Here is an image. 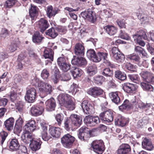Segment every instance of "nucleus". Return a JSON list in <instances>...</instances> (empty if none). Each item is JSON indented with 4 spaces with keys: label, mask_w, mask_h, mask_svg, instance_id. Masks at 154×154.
<instances>
[{
    "label": "nucleus",
    "mask_w": 154,
    "mask_h": 154,
    "mask_svg": "<svg viewBox=\"0 0 154 154\" xmlns=\"http://www.w3.org/2000/svg\"><path fill=\"white\" fill-rule=\"evenodd\" d=\"M93 151L97 154H102L104 151L105 146L102 140H95L91 143Z\"/></svg>",
    "instance_id": "1"
},
{
    "label": "nucleus",
    "mask_w": 154,
    "mask_h": 154,
    "mask_svg": "<svg viewBox=\"0 0 154 154\" xmlns=\"http://www.w3.org/2000/svg\"><path fill=\"white\" fill-rule=\"evenodd\" d=\"M39 89L41 95L45 96L48 94H50L53 90L52 86L49 84L40 82L38 84Z\"/></svg>",
    "instance_id": "2"
},
{
    "label": "nucleus",
    "mask_w": 154,
    "mask_h": 154,
    "mask_svg": "<svg viewBox=\"0 0 154 154\" xmlns=\"http://www.w3.org/2000/svg\"><path fill=\"white\" fill-rule=\"evenodd\" d=\"M57 63L60 69L64 72H66L70 68L71 65L68 63L67 58L60 57L57 59Z\"/></svg>",
    "instance_id": "3"
},
{
    "label": "nucleus",
    "mask_w": 154,
    "mask_h": 154,
    "mask_svg": "<svg viewBox=\"0 0 154 154\" xmlns=\"http://www.w3.org/2000/svg\"><path fill=\"white\" fill-rule=\"evenodd\" d=\"M25 99L29 102L32 103L34 101L37 95L35 89L33 88H27Z\"/></svg>",
    "instance_id": "4"
},
{
    "label": "nucleus",
    "mask_w": 154,
    "mask_h": 154,
    "mask_svg": "<svg viewBox=\"0 0 154 154\" xmlns=\"http://www.w3.org/2000/svg\"><path fill=\"white\" fill-rule=\"evenodd\" d=\"M82 17L90 22L94 23L96 21V17L95 13L91 9H88L81 13Z\"/></svg>",
    "instance_id": "5"
},
{
    "label": "nucleus",
    "mask_w": 154,
    "mask_h": 154,
    "mask_svg": "<svg viewBox=\"0 0 154 154\" xmlns=\"http://www.w3.org/2000/svg\"><path fill=\"white\" fill-rule=\"evenodd\" d=\"M75 140V138L69 134L64 135L61 139V142L63 146L66 148H69Z\"/></svg>",
    "instance_id": "6"
},
{
    "label": "nucleus",
    "mask_w": 154,
    "mask_h": 154,
    "mask_svg": "<svg viewBox=\"0 0 154 154\" xmlns=\"http://www.w3.org/2000/svg\"><path fill=\"white\" fill-rule=\"evenodd\" d=\"M83 111L87 114H92L94 113V109L92 104L88 101L84 100L81 104Z\"/></svg>",
    "instance_id": "7"
},
{
    "label": "nucleus",
    "mask_w": 154,
    "mask_h": 154,
    "mask_svg": "<svg viewBox=\"0 0 154 154\" xmlns=\"http://www.w3.org/2000/svg\"><path fill=\"white\" fill-rule=\"evenodd\" d=\"M111 55L117 62H122L125 60L124 55L121 53L116 47L113 48L111 50Z\"/></svg>",
    "instance_id": "8"
},
{
    "label": "nucleus",
    "mask_w": 154,
    "mask_h": 154,
    "mask_svg": "<svg viewBox=\"0 0 154 154\" xmlns=\"http://www.w3.org/2000/svg\"><path fill=\"white\" fill-rule=\"evenodd\" d=\"M43 103L41 102L39 104L33 106L31 108V113L34 116H38L42 114L44 110Z\"/></svg>",
    "instance_id": "9"
},
{
    "label": "nucleus",
    "mask_w": 154,
    "mask_h": 154,
    "mask_svg": "<svg viewBox=\"0 0 154 154\" xmlns=\"http://www.w3.org/2000/svg\"><path fill=\"white\" fill-rule=\"evenodd\" d=\"M100 116L102 120L108 122H110L113 120V112L110 110L101 113Z\"/></svg>",
    "instance_id": "10"
},
{
    "label": "nucleus",
    "mask_w": 154,
    "mask_h": 154,
    "mask_svg": "<svg viewBox=\"0 0 154 154\" xmlns=\"http://www.w3.org/2000/svg\"><path fill=\"white\" fill-rule=\"evenodd\" d=\"M140 75L146 81L154 84V75L152 73L147 71H144L141 72Z\"/></svg>",
    "instance_id": "11"
},
{
    "label": "nucleus",
    "mask_w": 154,
    "mask_h": 154,
    "mask_svg": "<svg viewBox=\"0 0 154 154\" xmlns=\"http://www.w3.org/2000/svg\"><path fill=\"white\" fill-rule=\"evenodd\" d=\"M37 26L39 28L41 32L43 33L49 27V25L47 20L42 18L36 23Z\"/></svg>",
    "instance_id": "12"
},
{
    "label": "nucleus",
    "mask_w": 154,
    "mask_h": 154,
    "mask_svg": "<svg viewBox=\"0 0 154 154\" xmlns=\"http://www.w3.org/2000/svg\"><path fill=\"white\" fill-rule=\"evenodd\" d=\"M36 128L35 122L34 120L29 121L24 127L25 131L30 133L35 131Z\"/></svg>",
    "instance_id": "13"
},
{
    "label": "nucleus",
    "mask_w": 154,
    "mask_h": 154,
    "mask_svg": "<svg viewBox=\"0 0 154 154\" xmlns=\"http://www.w3.org/2000/svg\"><path fill=\"white\" fill-rule=\"evenodd\" d=\"M131 151L130 146L128 144H122L117 150V154H128Z\"/></svg>",
    "instance_id": "14"
},
{
    "label": "nucleus",
    "mask_w": 154,
    "mask_h": 154,
    "mask_svg": "<svg viewBox=\"0 0 154 154\" xmlns=\"http://www.w3.org/2000/svg\"><path fill=\"white\" fill-rule=\"evenodd\" d=\"M103 91L100 88L94 87L90 88L88 91V93L91 96L97 97L103 94Z\"/></svg>",
    "instance_id": "15"
},
{
    "label": "nucleus",
    "mask_w": 154,
    "mask_h": 154,
    "mask_svg": "<svg viewBox=\"0 0 154 154\" xmlns=\"http://www.w3.org/2000/svg\"><path fill=\"white\" fill-rule=\"evenodd\" d=\"M23 116H20L16 121L14 128V131L16 133H20L22 131V125L23 123Z\"/></svg>",
    "instance_id": "16"
},
{
    "label": "nucleus",
    "mask_w": 154,
    "mask_h": 154,
    "mask_svg": "<svg viewBox=\"0 0 154 154\" xmlns=\"http://www.w3.org/2000/svg\"><path fill=\"white\" fill-rule=\"evenodd\" d=\"M72 63L79 66H85L87 64L86 59L82 57H75L71 61Z\"/></svg>",
    "instance_id": "17"
},
{
    "label": "nucleus",
    "mask_w": 154,
    "mask_h": 154,
    "mask_svg": "<svg viewBox=\"0 0 154 154\" xmlns=\"http://www.w3.org/2000/svg\"><path fill=\"white\" fill-rule=\"evenodd\" d=\"M70 118L74 126L79 127L82 123V118L76 114L71 115Z\"/></svg>",
    "instance_id": "18"
},
{
    "label": "nucleus",
    "mask_w": 154,
    "mask_h": 154,
    "mask_svg": "<svg viewBox=\"0 0 154 154\" xmlns=\"http://www.w3.org/2000/svg\"><path fill=\"white\" fill-rule=\"evenodd\" d=\"M46 108L47 110L51 111L54 110L56 104L54 100L52 98L48 100L45 102Z\"/></svg>",
    "instance_id": "19"
},
{
    "label": "nucleus",
    "mask_w": 154,
    "mask_h": 154,
    "mask_svg": "<svg viewBox=\"0 0 154 154\" xmlns=\"http://www.w3.org/2000/svg\"><path fill=\"white\" fill-rule=\"evenodd\" d=\"M85 48L83 45L78 43L75 45V54L78 56H82L84 54Z\"/></svg>",
    "instance_id": "20"
},
{
    "label": "nucleus",
    "mask_w": 154,
    "mask_h": 154,
    "mask_svg": "<svg viewBox=\"0 0 154 154\" xmlns=\"http://www.w3.org/2000/svg\"><path fill=\"white\" fill-rule=\"evenodd\" d=\"M128 122V120L124 117L119 116L115 119V123L116 125L121 127L124 126Z\"/></svg>",
    "instance_id": "21"
},
{
    "label": "nucleus",
    "mask_w": 154,
    "mask_h": 154,
    "mask_svg": "<svg viewBox=\"0 0 154 154\" xmlns=\"http://www.w3.org/2000/svg\"><path fill=\"white\" fill-rule=\"evenodd\" d=\"M49 132L54 137L58 138L61 134L60 129V128L51 127L49 129Z\"/></svg>",
    "instance_id": "22"
},
{
    "label": "nucleus",
    "mask_w": 154,
    "mask_h": 154,
    "mask_svg": "<svg viewBox=\"0 0 154 154\" xmlns=\"http://www.w3.org/2000/svg\"><path fill=\"white\" fill-rule=\"evenodd\" d=\"M128 58L133 62L137 63L140 66H143V61L140 60V58L138 55L134 54H131L128 56Z\"/></svg>",
    "instance_id": "23"
},
{
    "label": "nucleus",
    "mask_w": 154,
    "mask_h": 154,
    "mask_svg": "<svg viewBox=\"0 0 154 154\" xmlns=\"http://www.w3.org/2000/svg\"><path fill=\"white\" fill-rule=\"evenodd\" d=\"M70 98H71L70 96L68 94H61L58 96L57 100L60 104L63 105Z\"/></svg>",
    "instance_id": "24"
},
{
    "label": "nucleus",
    "mask_w": 154,
    "mask_h": 154,
    "mask_svg": "<svg viewBox=\"0 0 154 154\" xmlns=\"http://www.w3.org/2000/svg\"><path fill=\"white\" fill-rule=\"evenodd\" d=\"M14 119L12 117L9 118L7 119L4 123L5 128L8 131L12 130L13 128Z\"/></svg>",
    "instance_id": "25"
},
{
    "label": "nucleus",
    "mask_w": 154,
    "mask_h": 154,
    "mask_svg": "<svg viewBox=\"0 0 154 154\" xmlns=\"http://www.w3.org/2000/svg\"><path fill=\"white\" fill-rule=\"evenodd\" d=\"M30 132H28L25 131L23 132V134L21 136V138L23 141L27 144L31 142L33 140Z\"/></svg>",
    "instance_id": "26"
},
{
    "label": "nucleus",
    "mask_w": 154,
    "mask_h": 154,
    "mask_svg": "<svg viewBox=\"0 0 154 154\" xmlns=\"http://www.w3.org/2000/svg\"><path fill=\"white\" fill-rule=\"evenodd\" d=\"M31 8L29 10V13L30 17L31 18L32 23H33V20H34L38 14L37 8L35 6L31 5Z\"/></svg>",
    "instance_id": "27"
},
{
    "label": "nucleus",
    "mask_w": 154,
    "mask_h": 154,
    "mask_svg": "<svg viewBox=\"0 0 154 154\" xmlns=\"http://www.w3.org/2000/svg\"><path fill=\"white\" fill-rule=\"evenodd\" d=\"M143 147L148 150H151L153 148V146L151 140L146 138H145L142 142Z\"/></svg>",
    "instance_id": "28"
},
{
    "label": "nucleus",
    "mask_w": 154,
    "mask_h": 154,
    "mask_svg": "<svg viewBox=\"0 0 154 154\" xmlns=\"http://www.w3.org/2000/svg\"><path fill=\"white\" fill-rule=\"evenodd\" d=\"M134 100H132L131 103L129 101L126 99L124 101L123 103L119 107V110L122 111L124 109H128L132 107H134L133 104L132 103V101Z\"/></svg>",
    "instance_id": "29"
},
{
    "label": "nucleus",
    "mask_w": 154,
    "mask_h": 154,
    "mask_svg": "<svg viewBox=\"0 0 154 154\" xmlns=\"http://www.w3.org/2000/svg\"><path fill=\"white\" fill-rule=\"evenodd\" d=\"M123 89L128 93H131L136 89L134 85L131 83H125L123 87Z\"/></svg>",
    "instance_id": "30"
},
{
    "label": "nucleus",
    "mask_w": 154,
    "mask_h": 154,
    "mask_svg": "<svg viewBox=\"0 0 154 154\" xmlns=\"http://www.w3.org/2000/svg\"><path fill=\"white\" fill-rule=\"evenodd\" d=\"M71 72L72 73L74 78L81 76L83 74V71L80 68L73 67H72Z\"/></svg>",
    "instance_id": "31"
},
{
    "label": "nucleus",
    "mask_w": 154,
    "mask_h": 154,
    "mask_svg": "<svg viewBox=\"0 0 154 154\" xmlns=\"http://www.w3.org/2000/svg\"><path fill=\"white\" fill-rule=\"evenodd\" d=\"M108 34L110 35H114L117 32V29L114 26L109 25H107L104 27Z\"/></svg>",
    "instance_id": "32"
},
{
    "label": "nucleus",
    "mask_w": 154,
    "mask_h": 154,
    "mask_svg": "<svg viewBox=\"0 0 154 154\" xmlns=\"http://www.w3.org/2000/svg\"><path fill=\"white\" fill-rule=\"evenodd\" d=\"M41 145V142L33 140L30 142V146L33 151H36L40 149Z\"/></svg>",
    "instance_id": "33"
},
{
    "label": "nucleus",
    "mask_w": 154,
    "mask_h": 154,
    "mask_svg": "<svg viewBox=\"0 0 154 154\" xmlns=\"http://www.w3.org/2000/svg\"><path fill=\"white\" fill-rule=\"evenodd\" d=\"M20 146V145L17 139H13L11 140L9 145L10 149L14 151H16L19 149Z\"/></svg>",
    "instance_id": "34"
},
{
    "label": "nucleus",
    "mask_w": 154,
    "mask_h": 154,
    "mask_svg": "<svg viewBox=\"0 0 154 154\" xmlns=\"http://www.w3.org/2000/svg\"><path fill=\"white\" fill-rule=\"evenodd\" d=\"M109 96L113 102L116 104L120 103V100L117 92H111L109 93Z\"/></svg>",
    "instance_id": "35"
},
{
    "label": "nucleus",
    "mask_w": 154,
    "mask_h": 154,
    "mask_svg": "<svg viewBox=\"0 0 154 154\" xmlns=\"http://www.w3.org/2000/svg\"><path fill=\"white\" fill-rule=\"evenodd\" d=\"M132 103L134 107H135L137 108H139L140 109H143L147 108L149 106L148 104H145L141 101L137 102L135 99L132 101Z\"/></svg>",
    "instance_id": "36"
},
{
    "label": "nucleus",
    "mask_w": 154,
    "mask_h": 154,
    "mask_svg": "<svg viewBox=\"0 0 154 154\" xmlns=\"http://www.w3.org/2000/svg\"><path fill=\"white\" fill-rule=\"evenodd\" d=\"M43 38L44 37L40 35L39 32H36L32 36V41L35 43L39 44Z\"/></svg>",
    "instance_id": "37"
},
{
    "label": "nucleus",
    "mask_w": 154,
    "mask_h": 154,
    "mask_svg": "<svg viewBox=\"0 0 154 154\" xmlns=\"http://www.w3.org/2000/svg\"><path fill=\"white\" fill-rule=\"evenodd\" d=\"M54 52L51 49L46 48L44 51V56L45 58H48L51 61L53 60Z\"/></svg>",
    "instance_id": "38"
},
{
    "label": "nucleus",
    "mask_w": 154,
    "mask_h": 154,
    "mask_svg": "<svg viewBox=\"0 0 154 154\" xmlns=\"http://www.w3.org/2000/svg\"><path fill=\"white\" fill-rule=\"evenodd\" d=\"M97 72V68L95 65L88 66L87 69V73L90 76H93L96 74Z\"/></svg>",
    "instance_id": "39"
},
{
    "label": "nucleus",
    "mask_w": 154,
    "mask_h": 154,
    "mask_svg": "<svg viewBox=\"0 0 154 154\" xmlns=\"http://www.w3.org/2000/svg\"><path fill=\"white\" fill-rule=\"evenodd\" d=\"M115 76L116 78L121 81H124L126 79V74L119 70L115 72Z\"/></svg>",
    "instance_id": "40"
},
{
    "label": "nucleus",
    "mask_w": 154,
    "mask_h": 154,
    "mask_svg": "<svg viewBox=\"0 0 154 154\" xmlns=\"http://www.w3.org/2000/svg\"><path fill=\"white\" fill-rule=\"evenodd\" d=\"M63 105L69 110H73L75 108V103L71 100V98L69 99V100L65 102Z\"/></svg>",
    "instance_id": "41"
},
{
    "label": "nucleus",
    "mask_w": 154,
    "mask_h": 154,
    "mask_svg": "<svg viewBox=\"0 0 154 154\" xmlns=\"http://www.w3.org/2000/svg\"><path fill=\"white\" fill-rule=\"evenodd\" d=\"M57 10H53L52 6H49L47 8L46 13L47 16L49 18H51L57 14Z\"/></svg>",
    "instance_id": "42"
},
{
    "label": "nucleus",
    "mask_w": 154,
    "mask_h": 154,
    "mask_svg": "<svg viewBox=\"0 0 154 154\" xmlns=\"http://www.w3.org/2000/svg\"><path fill=\"white\" fill-rule=\"evenodd\" d=\"M79 9V8L74 9L72 8L69 7H66L65 8V9L69 11V14L70 17L74 20H76L77 19V15L75 14L74 13L72 12L73 11H78Z\"/></svg>",
    "instance_id": "43"
},
{
    "label": "nucleus",
    "mask_w": 154,
    "mask_h": 154,
    "mask_svg": "<svg viewBox=\"0 0 154 154\" xmlns=\"http://www.w3.org/2000/svg\"><path fill=\"white\" fill-rule=\"evenodd\" d=\"M64 127L67 131H69L73 127V124L71 120L70 116L69 119H66L64 122Z\"/></svg>",
    "instance_id": "44"
},
{
    "label": "nucleus",
    "mask_w": 154,
    "mask_h": 154,
    "mask_svg": "<svg viewBox=\"0 0 154 154\" xmlns=\"http://www.w3.org/2000/svg\"><path fill=\"white\" fill-rule=\"evenodd\" d=\"M149 119L147 117H143L142 119L139 120L137 122V128H141L146 125L148 122Z\"/></svg>",
    "instance_id": "45"
},
{
    "label": "nucleus",
    "mask_w": 154,
    "mask_h": 154,
    "mask_svg": "<svg viewBox=\"0 0 154 154\" xmlns=\"http://www.w3.org/2000/svg\"><path fill=\"white\" fill-rule=\"evenodd\" d=\"M46 34L53 38H55L58 35L57 31L53 28H51L48 30L46 32Z\"/></svg>",
    "instance_id": "46"
},
{
    "label": "nucleus",
    "mask_w": 154,
    "mask_h": 154,
    "mask_svg": "<svg viewBox=\"0 0 154 154\" xmlns=\"http://www.w3.org/2000/svg\"><path fill=\"white\" fill-rule=\"evenodd\" d=\"M135 51L139 54H141L143 57H147V54L145 50L139 46H135L134 48Z\"/></svg>",
    "instance_id": "47"
},
{
    "label": "nucleus",
    "mask_w": 154,
    "mask_h": 154,
    "mask_svg": "<svg viewBox=\"0 0 154 154\" xmlns=\"http://www.w3.org/2000/svg\"><path fill=\"white\" fill-rule=\"evenodd\" d=\"M78 132V136H79L81 138H82V135L83 134L82 133H85V136H87V135H88V133H90V130L88 128L85 126H83L80 128Z\"/></svg>",
    "instance_id": "48"
},
{
    "label": "nucleus",
    "mask_w": 154,
    "mask_h": 154,
    "mask_svg": "<svg viewBox=\"0 0 154 154\" xmlns=\"http://www.w3.org/2000/svg\"><path fill=\"white\" fill-rule=\"evenodd\" d=\"M133 36L134 40L136 39V42L138 44L143 47L145 46V43L142 40V38L140 36H139L138 35L135 34L133 35Z\"/></svg>",
    "instance_id": "49"
},
{
    "label": "nucleus",
    "mask_w": 154,
    "mask_h": 154,
    "mask_svg": "<svg viewBox=\"0 0 154 154\" xmlns=\"http://www.w3.org/2000/svg\"><path fill=\"white\" fill-rule=\"evenodd\" d=\"M96 53L93 49H90L87 51L86 55L88 57L90 60L94 61V57H95Z\"/></svg>",
    "instance_id": "50"
},
{
    "label": "nucleus",
    "mask_w": 154,
    "mask_h": 154,
    "mask_svg": "<svg viewBox=\"0 0 154 154\" xmlns=\"http://www.w3.org/2000/svg\"><path fill=\"white\" fill-rule=\"evenodd\" d=\"M140 85L143 90L146 91H152L153 88L150 85L144 82H141Z\"/></svg>",
    "instance_id": "51"
},
{
    "label": "nucleus",
    "mask_w": 154,
    "mask_h": 154,
    "mask_svg": "<svg viewBox=\"0 0 154 154\" xmlns=\"http://www.w3.org/2000/svg\"><path fill=\"white\" fill-rule=\"evenodd\" d=\"M128 76L129 79L133 82L137 83H139L140 81L139 77L137 75H129Z\"/></svg>",
    "instance_id": "52"
},
{
    "label": "nucleus",
    "mask_w": 154,
    "mask_h": 154,
    "mask_svg": "<svg viewBox=\"0 0 154 154\" xmlns=\"http://www.w3.org/2000/svg\"><path fill=\"white\" fill-rule=\"evenodd\" d=\"M8 135V134L4 131H2L0 132V143L2 145Z\"/></svg>",
    "instance_id": "53"
},
{
    "label": "nucleus",
    "mask_w": 154,
    "mask_h": 154,
    "mask_svg": "<svg viewBox=\"0 0 154 154\" xmlns=\"http://www.w3.org/2000/svg\"><path fill=\"white\" fill-rule=\"evenodd\" d=\"M104 78L102 76H97L94 78V82L96 84L100 85L104 81Z\"/></svg>",
    "instance_id": "54"
},
{
    "label": "nucleus",
    "mask_w": 154,
    "mask_h": 154,
    "mask_svg": "<svg viewBox=\"0 0 154 154\" xmlns=\"http://www.w3.org/2000/svg\"><path fill=\"white\" fill-rule=\"evenodd\" d=\"M92 116L88 115L86 116L84 119V121L85 123L88 125L92 126Z\"/></svg>",
    "instance_id": "55"
},
{
    "label": "nucleus",
    "mask_w": 154,
    "mask_h": 154,
    "mask_svg": "<svg viewBox=\"0 0 154 154\" xmlns=\"http://www.w3.org/2000/svg\"><path fill=\"white\" fill-rule=\"evenodd\" d=\"M41 135L42 139L45 141H48L51 137L48 134L47 130L42 131L41 133Z\"/></svg>",
    "instance_id": "56"
},
{
    "label": "nucleus",
    "mask_w": 154,
    "mask_h": 154,
    "mask_svg": "<svg viewBox=\"0 0 154 154\" xmlns=\"http://www.w3.org/2000/svg\"><path fill=\"white\" fill-rule=\"evenodd\" d=\"M113 74L112 70L109 68H106L103 70L102 75L106 76H111Z\"/></svg>",
    "instance_id": "57"
},
{
    "label": "nucleus",
    "mask_w": 154,
    "mask_h": 154,
    "mask_svg": "<svg viewBox=\"0 0 154 154\" xmlns=\"http://www.w3.org/2000/svg\"><path fill=\"white\" fill-rule=\"evenodd\" d=\"M49 75V71L46 69L42 70L41 73V76L44 80H46Z\"/></svg>",
    "instance_id": "58"
},
{
    "label": "nucleus",
    "mask_w": 154,
    "mask_h": 154,
    "mask_svg": "<svg viewBox=\"0 0 154 154\" xmlns=\"http://www.w3.org/2000/svg\"><path fill=\"white\" fill-rule=\"evenodd\" d=\"M55 118L57 122L58 125H60L61 124L63 120V116L62 114H58L56 115Z\"/></svg>",
    "instance_id": "59"
},
{
    "label": "nucleus",
    "mask_w": 154,
    "mask_h": 154,
    "mask_svg": "<svg viewBox=\"0 0 154 154\" xmlns=\"http://www.w3.org/2000/svg\"><path fill=\"white\" fill-rule=\"evenodd\" d=\"M16 0H8L5 2V5L6 7L11 8L17 2Z\"/></svg>",
    "instance_id": "60"
},
{
    "label": "nucleus",
    "mask_w": 154,
    "mask_h": 154,
    "mask_svg": "<svg viewBox=\"0 0 154 154\" xmlns=\"http://www.w3.org/2000/svg\"><path fill=\"white\" fill-rule=\"evenodd\" d=\"M71 78V76L69 74L63 73L61 75L60 79L62 81H67L70 80Z\"/></svg>",
    "instance_id": "61"
},
{
    "label": "nucleus",
    "mask_w": 154,
    "mask_h": 154,
    "mask_svg": "<svg viewBox=\"0 0 154 154\" xmlns=\"http://www.w3.org/2000/svg\"><path fill=\"white\" fill-rule=\"evenodd\" d=\"M119 36L121 38L124 39L128 40L130 39V37L128 34L125 33L124 31H122V30L120 31Z\"/></svg>",
    "instance_id": "62"
},
{
    "label": "nucleus",
    "mask_w": 154,
    "mask_h": 154,
    "mask_svg": "<svg viewBox=\"0 0 154 154\" xmlns=\"http://www.w3.org/2000/svg\"><path fill=\"white\" fill-rule=\"evenodd\" d=\"M57 73H55L54 74L52 75L51 77L52 81L54 84H57L59 81V72L58 70H57Z\"/></svg>",
    "instance_id": "63"
},
{
    "label": "nucleus",
    "mask_w": 154,
    "mask_h": 154,
    "mask_svg": "<svg viewBox=\"0 0 154 154\" xmlns=\"http://www.w3.org/2000/svg\"><path fill=\"white\" fill-rule=\"evenodd\" d=\"M100 120L98 116H92V126H94L100 123Z\"/></svg>",
    "instance_id": "64"
}]
</instances>
